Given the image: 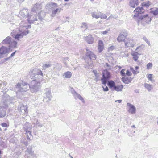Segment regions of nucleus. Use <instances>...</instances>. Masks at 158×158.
<instances>
[{
	"mask_svg": "<svg viewBox=\"0 0 158 158\" xmlns=\"http://www.w3.org/2000/svg\"><path fill=\"white\" fill-rule=\"evenodd\" d=\"M32 148L31 147H28L27 148L26 152H27V153L30 155L31 153H32L33 152H34L33 151H32Z\"/></svg>",
	"mask_w": 158,
	"mask_h": 158,
	"instance_id": "nucleus-36",
	"label": "nucleus"
},
{
	"mask_svg": "<svg viewBox=\"0 0 158 158\" xmlns=\"http://www.w3.org/2000/svg\"><path fill=\"white\" fill-rule=\"evenodd\" d=\"M143 39L146 42V43L147 44L149 45H150V41L148 40L146 36H144L143 38Z\"/></svg>",
	"mask_w": 158,
	"mask_h": 158,
	"instance_id": "nucleus-39",
	"label": "nucleus"
},
{
	"mask_svg": "<svg viewBox=\"0 0 158 158\" xmlns=\"http://www.w3.org/2000/svg\"><path fill=\"white\" fill-rule=\"evenodd\" d=\"M150 13H152L154 15L156 16L158 14V10H151Z\"/></svg>",
	"mask_w": 158,
	"mask_h": 158,
	"instance_id": "nucleus-42",
	"label": "nucleus"
},
{
	"mask_svg": "<svg viewBox=\"0 0 158 158\" xmlns=\"http://www.w3.org/2000/svg\"><path fill=\"white\" fill-rule=\"evenodd\" d=\"M125 71V69H123L120 71V74L121 76L122 77H125L126 76V74L124 72Z\"/></svg>",
	"mask_w": 158,
	"mask_h": 158,
	"instance_id": "nucleus-41",
	"label": "nucleus"
},
{
	"mask_svg": "<svg viewBox=\"0 0 158 158\" xmlns=\"http://www.w3.org/2000/svg\"><path fill=\"white\" fill-rule=\"evenodd\" d=\"M17 42L15 41H11L10 43L9 44V49L17 48Z\"/></svg>",
	"mask_w": 158,
	"mask_h": 158,
	"instance_id": "nucleus-25",
	"label": "nucleus"
},
{
	"mask_svg": "<svg viewBox=\"0 0 158 158\" xmlns=\"http://www.w3.org/2000/svg\"><path fill=\"white\" fill-rule=\"evenodd\" d=\"M152 74H149L148 75L147 77L149 80L151 81H152Z\"/></svg>",
	"mask_w": 158,
	"mask_h": 158,
	"instance_id": "nucleus-48",
	"label": "nucleus"
},
{
	"mask_svg": "<svg viewBox=\"0 0 158 158\" xmlns=\"http://www.w3.org/2000/svg\"><path fill=\"white\" fill-rule=\"evenodd\" d=\"M35 14H36V10H20L18 16L21 19L27 18L28 23L31 24L37 20Z\"/></svg>",
	"mask_w": 158,
	"mask_h": 158,
	"instance_id": "nucleus-2",
	"label": "nucleus"
},
{
	"mask_svg": "<svg viewBox=\"0 0 158 158\" xmlns=\"http://www.w3.org/2000/svg\"><path fill=\"white\" fill-rule=\"evenodd\" d=\"M104 48V45L103 41L101 40L98 41V49L99 52H101L102 51Z\"/></svg>",
	"mask_w": 158,
	"mask_h": 158,
	"instance_id": "nucleus-19",
	"label": "nucleus"
},
{
	"mask_svg": "<svg viewBox=\"0 0 158 158\" xmlns=\"http://www.w3.org/2000/svg\"><path fill=\"white\" fill-rule=\"evenodd\" d=\"M139 68V67L138 66H136L135 67V69L136 70H138Z\"/></svg>",
	"mask_w": 158,
	"mask_h": 158,
	"instance_id": "nucleus-64",
	"label": "nucleus"
},
{
	"mask_svg": "<svg viewBox=\"0 0 158 158\" xmlns=\"http://www.w3.org/2000/svg\"><path fill=\"white\" fill-rule=\"evenodd\" d=\"M31 130H28L26 132V134L27 135V140H30L31 137L32 136L31 132Z\"/></svg>",
	"mask_w": 158,
	"mask_h": 158,
	"instance_id": "nucleus-32",
	"label": "nucleus"
},
{
	"mask_svg": "<svg viewBox=\"0 0 158 158\" xmlns=\"http://www.w3.org/2000/svg\"><path fill=\"white\" fill-rule=\"evenodd\" d=\"M9 49L7 47L2 46L0 48V54L1 55L5 54L9 52Z\"/></svg>",
	"mask_w": 158,
	"mask_h": 158,
	"instance_id": "nucleus-13",
	"label": "nucleus"
},
{
	"mask_svg": "<svg viewBox=\"0 0 158 158\" xmlns=\"http://www.w3.org/2000/svg\"><path fill=\"white\" fill-rule=\"evenodd\" d=\"M34 120L33 123L34 125V127H35L37 129H40L44 126L43 123H40L38 119L35 118Z\"/></svg>",
	"mask_w": 158,
	"mask_h": 158,
	"instance_id": "nucleus-12",
	"label": "nucleus"
},
{
	"mask_svg": "<svg viewBox=\"0 0 158 158\" xmlns=\"http://www.w3.org/2000/svg\"><path fill=\"white\" fill-rule=\"evenodd\" d=\"M140 46L137 47L135 51H138V49H139L140 48Z\"/></svg>",
	"mask_w": 158,
	"mask_h": 158,
	"instance_id": "nucleus-63",
	"label": "nucleus"
},
{
	"mask_svg": "<svg viewBox=\"0 0 158 158\" xmlns=\"http://www.w3.org/2000/svg\"><path fill=\"white\" fill-rule=\"evenodd\" d=\"M32 157V158H37V156L36 154L34 153L33 152L30 155Z\"/></svg>",
	"mask_w": 158,
	"mask_h": 158,
	"instance_id": "nucleus-44",
	"label": "nucleus"
},
{
	"mask_svg": "<svg viewBox=\"0 0 158 158\" xmlns=\"http://www.w3.org/2000/svg\"><path fill=\"white\" fill-rule=\"evenodd\" d=\"M62 67L60 65V64H57L56 65V66L55 68H56V69L60 71V70L61 69Z\"/></svg>",
	"mask_w": 158,
	"mask_h": 158,
	"instance_id": "nucleus-40",
	"label": "nucleus"
},
{
	"mask_svg": "<svg viewBox=\"0 0 158 158\" xmlns=\"http://www.w3.org/2000/svg\"><path fill=\"white\" fill-rule=\"evenodd\" d=\"M57 4L51 2L47 4L46 6V9H50L51 10H59V9L57 8Z\"/></svg>",
	"mask_w": 158,
	"mask_h": 158,
	"instance_id": "nucleus-10",
	"label": "nucleus"
},
{
	"mask_svg": "<svg viewBox=\"0 0 158 158\" xmlns=\"http://www.w3.org/2000/svg\"><path fill=\"white\" fill-rule=\"evenodd\" d=\"M16 52V51H15L14 52H13L11 54L10 56L9 57V58H10L14 56Z\"/></svg>",
	"mask_w": 158,
	"mask_h": 158,
	"instance_id": "nucleus-50",
	"label": "nucleus"
},
{
	"mask_svg": "<svg viewBox=\"0 0 158 158\" xmlns=\"http://www.w3.org/2000/svg\"><path fill=\"white\" fill-rule=\"evenodd\" d=\"M130 6L133 8H135V6L139 4L138 0H130Z\"/></svg>",
	"mask_w": 158,
	"mask_h": 158,
	"instance_id": "nucleus-20",
	"label": "nucleus"
},
{
	"mask_svg": "<svg viewBox=\"0 0 158 158\" xmlns=\"http://www.w3.org/2000/svg\"><path fill=\"white\" fill-rule=\"evenodd\" d=\"M83 39L86 41L89 44H93L94 40V38L91 35H89L88 36H83Z\"/></svg>",
	"mask_w": 158,
	"mask_h": 158,
	"instance_id": "nucleus-11",
	"label": "nucleus"
},
{
	"mask_svg": "<svg viewBox=\"0 0 158 158\" xmlns=\"http://www.w3.org/2000/svg\"><path fill=\"white\" fill-rule=\"evenodd\" d=\"M29 74L32 80L31 83L29 88L32 93H36L40 89V82L42 81L43 76L42 71L38 69H31Z\"/></svg>",
	"mask_w": 158,
	"mask_h": 158,
	"instance_id": "nucleus-1",
	"label": "nucleus"
},
{
	"mask_svg": "<svg viewBox=\"0 0 158 158\" xmlns=\"http://www.w3.org/2000/svg\"><path fill=\"white\" fill-rule=\"evenodd\" d=\"M130 69L131 71L132 72L134 70V68L131 67L130 68Z\"/></svg>",
	"mask_w": 158,
	"mask_h": 158,
	"instance_id": "nucleus-59",
	"label": "nucleus"
},
{
	"mask_svg": "<svg viewBox=\"0 0 158 158\" xmlns=\"http://www.w3.org/2000/svg\"><path fill=\"white\" fill-rule=\"evenodd\" d=\"M138 54L139 53L137 52H134L132 54V55L133 56V60L134 61H136L138 60Z\"/></svg>",
	"mask_w": 158,
	"mask_h": 158,
	"instance_id": "nucleus-31",
	"label": "nucleus"
},
{
	"mask_svg": "<svg viewBox=\"0 0 158 158\" xmlns=\"http://www.w3.org/2000/svg\"><path fill=\"white\" fill-rule=\"evenodd\" d=\"M114 47L113 46H111L108 49L109 50H112L114 49Z\"/></svg>",
	"mask_w": 158,
	"mask_h": 158,
	"instance_id": "nucleus-53",
	"label": "nucleus"
},
{
	"mask_svg": "<svg viewBox=\"0 0 158 158\" xmlns=\"http://www.w3.org/2000/svg\"><path fill=\"white\" fill-rule=\"evenodd\" d=\"M107 33V31H103L102 32V33L103 34H106Z\"/></svg>",
	"mask_w": 158,
	"mask_h": 158,
	"instance_id": "nucleus-57",
	"label": "nucleus"
},
{
	"mask_svg": "<svg viewBox=\"0 0 158 158\" xmlns=\"http://www.w3.org/2000/svg\"><path fill=\"white\" fill-rule=\"evenodd\" d=\"M132 73H133L134 74H137V73H139V72H137L136 71H135V70H134L133 71H132Z\"/></svg>",
	"mask_w": 158,
	"mask_h": 158,
	"instance_id": "nucleus-54",
	"label": "nucleus"
},
{
	"mask_svg": "<svg viewBox=\"0 0 158 158\" xmlns=\"http://www.w3.org/2000/svg\"><path fill=\"white\" fill-rule=\"evenodd\" d=\"M58 11V10H53L51 15V16L52 17L55 16V15L56 14Z\"/></svg>",
	"mask_w": 158,
	"mask_h": 158,
	"instance_id": "nucleus-45",
	"label": "nucleus"
},
{
	"mask_svg": "<svg viewBox=\"0 0 158 158\" xmlns=\"http://www.w3.org/2000/svg\"><path fill=\"white\" fill-rule=\"evenodd\" d=\"M110 74L109 72L106 71V73H103L102 77L101 79L102 83L105 85H106L110 79Z\"/></svg>",
	"mask_w": 158,
	"mask_h": 158,
	"instance_id": "nucleus-5",
	"label": "nucleus"
},
{
	"mask_svg": "<svg viewBox=\"0 0 158 158\" xmlns=\"http://www.w3.org/2000/svg\"><path fill=\"white\" fill-rule=\"evenodd\" d=\"M23 128L25 131H26L28 130H31V127L30 123L27 122L24 125Z\"/></svg>",
	"mask_w": 158,
	"mask_h": 158,
	"instance_id": "nucleus-17",
	"label": "nucleus"
},
{
	"mask_svg": "<svg viewBox=\"0 0 158 158\" xmlns=\"http://www.w3.org/2000/svg\"><path fill=\"white\" fill-rule=\"evenodd\" d=\"M52 65V64L50 63L45 64H43L42 66V69L45 70L47 68L50 67Z\"/></svg>",
	"mask_w": 158,
	"mask_h": 158,
	"instance_id": "nucleus-35",
	"label": "nucleus"
},
{
	"mask_svg": "<svg viewBox=\"0 0 158 158\" xmlns=\"http://www.w3.org/2000/svg\"><path fill=\"white\" fill-rule=\"evenodd\" d=\"M123 88V85H115L113 90H115L118 92L121 91Z\"/></svg>",
	"mask_w": 158,
	"mask_h": 158,
	"instance_id": "nucleus-24",
	"label": "nucleus"
},
{
	"mask_svg": "<svg viewBox=\"0 0 158 158\" xmlns=\"http://www.w3.org/2000/svg\"><path fill=\"white\" fill-rule=\"evenodd\" d=\"M29 85H30L28 84L27 83V85L26 86V85L24 87L23 86L21 87V89H20V91L21 92H26L28 88H29Z\"/></svg>",
	"mask_w": 158,
	"mask_h": 158,
	"instance_id": "nucleus-30",
	"label": "nucleus"
},
{
	"mask_svg": "<svg viewBox=\"0 0 158 158\" xmlns=\"http://www.w3.org/2000/svg\"><path fill=\"white\" fill-rule=\"evenodd\" d=\"M127 35V31L125 30H123L117 38V40L119 42L124 41Z\"/></svg>",
	"mask_w": 158,
	"mask_h": 158,
	"instance_id": "nucleus-7",
	"label": "nucleus"
},
{
	"mask_svg": "<svg viewBox=\"0 0 158 158\" xmlns=\"http://www.w3.org/2000/svg\"><path fill=\"white\" fill-rule=\"evenodd\" d=\"M107 84L109 88L112 90L116 85L115 82L112 80H109L107 81Z\"/></svg>",
	"mask_w": 158,
	"mask_h": 158,
	"instance_id": "nucleus-16",
	"label": "nucleus"
},
{
	"mask_svg": "<svg viewBox=\"0 0 158 158\" xmlns=\"http://www.w3.org/2000/svg\"><path fill=\"white\" fill-rule=\"evenodd\" d=\"M36 14H35V16L36 17H37H37H38V19L39 20H41L42 19V18L40 15V14L41 12H38V13L37 14V12L36 11Z\"/></svg>",
	"mask_w": 158,
	"mask_h": 158,
	"instance_id": "nucleus-37",
	"label": "nucleus"
},
{
	"mask_svg": "<svg viewBox=\"0 0 158 158\" xmlns=\"http://www.w3.org/2000/svg\"><path fill=\"white\" fill-rule=\"evenodd\" d=\"M151 4V3L149 1H147L142 3L141 5L143 7H147L149 6Z\"/></svg>",
	"mask_w": 158,
	"mask_h": 158,
	"instance_id": "nucleus-33",
	"label": "nucleus"
},
{
	"mask_svg": "<svg viewBox=\"0 0 158 158\" xmlns=\"http://www.w3.org/2000/svg\"><path fill=\"white\" fill-rule=\"evenodd\" d=\"M27 107L23 104H20L18 106V110L20 114H26L28 113Z\"/></svg>",
	"mask_w": 158,
	"mask_h": 158,
	"instance_id": "nucleus-6",
	"label": "nucleus"
},
{
	"mask_svg": "<svg viewBox=\"0 0 158 158\" xmlns=\"http://www.w3.org/2000/svg\"><path fill=\"white\" fill-rule=\"evenodd\" d=\"M6 114V109L4 107H0V118L4 117Z\"/></svg>",
	"mask_w": 158,
	"mask_h": 158,
	"instance_id": "nucleus-22",
	"label": "nucleus"
},
{
	"mask_svg": "<svg viewBox=\"0 0 158 158\" xmlns=\"http://www.w3.org/2000/svg\"><path fill=\"white\" fill-rule=\"evenodd\" d=\"M10 142L12 143H15V141L13 139H10Z\"/></svg>",
	"mask_w": 158,
	"mask_h": 158,
	"instance_id": "nucleus-56",
	"label": "nucleus"
},
{
	"mask_svg": "<svg viewBox=\"0 0 158 158\" xmlns=\"http://www.w3.org/2000/svg\"><path fill=\"white\" fill-rule=\"evenodd\" d=\"M42 5L41 4L36 3L32 8L31 10H40L42 9Z\"/></svg>",
	"mask_w": 158,
	"mask_h": 158,
	"instance_id": "nucleus-23",
	"label": "nucleus"
},
{
	"mask_svg": "<svg viewBox=\"0 0 158 158\" xmlns=\"http://www.w3.org/2000/svg\"><path fill=\"white\" fill-rule=\"evenodd\" d=\"M144 86L149 92L150 91L153 89L152 85L149 84L145 83Z\"/></svg>",
	"mask_w": 158,
	"mask_h": 158,
	"instance_id": "nucleus-28",
	"label": "nucleus"
},
{
	"mask_svg": "<svg viewBox=\"0 0 158 158\" xmlns=\"http://www.w3.org/2000/svg\"><path fill=\"white\" fill-rule=\"evenodd\" d=\"M3 142L2 141V138H0V145H2Z\"/></svg>",
	"mask_w": 158,
	"mask_h": 158,
	"instance_id": "nucleus-52",
	"label": "nucleus"
},
{
	"mask_svg": "<svg viewBox=\"0 0 158 158\" xmlns=\"http://www.w3.org/2000/svg\"><path fill=\"white\" fill-rule=\"evenodd\" d=\"M45 95L44 96V99L43 101H44L45 100V98H48V99L46 102H49L51 100V98L52 96L51 95V91L49 89L46 88L45 89Z\"/></svg>",
	"mask_w": 158,
	"mask_h": 158,
	"instance_id": "nucleus-8",
	"label": "nucleus"
},
{
	"mask_svg": "<svg viewBox=\"0 0 158 158\" xmlns=\"http://www.w3.org/2000/svg\"><path fill=\"white\" fill-rule=\"evenodd\" d=\"M68 58H64L63 61L64 63L65 64L66 66H67V64L68 63V61H69L68 60Z\"/></svg>",
	"mask_w": 158,
	"mask_h": 158,
	"instance_id": "nucleus-38",
	"label": "nucleus"
},
{
	"mask_svg": "<svg viewBox=\"0 0 158 158\" xmlns=\"http://www.w3.org/2000/svg\"><path fill=\"white\" fill-rule=\"evenodd\" d=\"M88 25L87 23L83 22L82 23L81 28L83 31H85L88 28Z\"/></svg>",
	"mask_w": 158,
	"mask_h": 158,
	"instance_id": "nucleus-27",
	"label": "nucleus"
},
{
	"mask_svg": "<svg viewBox=\"0 0 158 158\" xmlns=\"http://www.w3.org/2000/svg\"><path fill=\"white\" fill-rule=\"evenodd\" d=\"M125 46L127 48L129 47H133L134 45L133 43V40L132 39H130L128 41L126 42L124 41Z\"/></svg>",
	"mask_w": 158,
	"mask_h": 158,
	"instance_id": "nucleus-21",
	"label": "nucleus"
},
{
	"mask_svg": "<svg viewBox=\"0 0 158 158\" xmlns=\"http://www.w3.org/2000/svg\"><path fill=\"white\" fill-rule=\"evenodd\" d=\"M24 0H18V1L19 2H23Z\"/></svg>",
	"mask_w": 158,
	"mask_h": 158,
	"instance_id": "nucleus-62",
	"label": "nucleus"
},
{
	"mask_svg": "<svg viewBox=\"0 0 158 158\" xmlns=\"http://www.w3.org/2000/svg\"><path fill=\"white\" fill-rule=\"evenodd\" d=\"M143 7L140 8L139 7H138L137 8H135V10H142V9H143Z\"/></svg>",
	"mask_w": 158,
	"mask_h": 158,
	"instance_id": "nucleus-55",
	"label": "nucleus"
},
{
	"mask_svg": "<svg viewBox=\"0 0 158 158\" xmlns=\"http://www.w3.org/2000/svg\"><path fill=\"white\" fill-rule=\"evenodd\" d=\"M26 85H27V83L23 82L22 84L18 83L16 85V88L19 89L20 90L23 86L24 87Z\"/></svg>",
	"mask_w": 158,
	"mask_h": 158,
	"instance_id": "nucleus-34",
	"label": "nucleus"
},
{
	"mask_svg": "<svg viewBox=\"0 0 158 158\" xmlns=\"http://www.w3.org/2000/svg\"><path fill=\"white\" fill-rule=\"evenodd\" d=\"M142 11L134 10V13L135 15L134 17H138L141 20L144 21L146 23H149L152 20L151 18L148 16V14L143 15L142 14L144 12V11Z\"/></svg>",
	"mask_w": 158,
	"mask_h": 158,
	"instance_id": "nucleus-4",
	"label": "nucleus"
},
{
	"mask_svg": "<svg viewBox=\"0 0 158 158\" xmlns=\"http://www.w3.org/2000/svg\"><path fill=\"white\" fill-rule=\"evenodd\" d=\"M115 102H118L119 103H121L122 102V100H118L115 101Z\"/></svg>",
	"mask_w": 158,
	"mask_h": 158,
	"instance_id": "nucleus-58",
	"label": "nucleus"
},
{
	"mask_svg": "<svg viewBox=\"0 0 158 158\" xmlns=\"http://www.w3.org/2000/svg\"><path fill=\"white\" fill-rule=\"evenodd\" d=\"M2 126L3 127H7L8 125L6 123H1Z\"/></svg>",
	"mask_w": 158,
	"mask_h": 158,
	"instance_id": "nucleus-46",
	"label": "nucleus"
},
{
	"mask_svg": "<svg viewBox=\"0 0 158 158\" xmlns=\"http://www.w3.org/2000/svg\"><path fill=\"white\" fill-rule=\"evenodd\" d=\"M72 76V73L70 72L67 71L65 72L63 75L64 77L67 78H70Z\"/></svg>",
	"mask_w": 158,
	"mask_h": 158,
	"instance_id": "nucleus-26",
	"label": "nucleus"
},
{
	"mask_svg": "<svg viewBox=\"0 0 158 158\" xmlns=\"http://www.w3.org/2000/svg\"><path fill=\"white\" fill-rule=\"evenodd\" d=\"M152 66V63H148L147 65V69H151V68Z\"/></svg>",
	"mask_w": 158,
	"mask_h": 158,
	"instance_id": "nucleus-43",
	"label": "nucleus"
},
{
	"mask_svg": "<svg viewBox=\"0 0 158 158\" xmlns=\"http://www.w3.org/2000/svg\"><path fill=\"white\" fill-rule=\"evenodd\" d=\"M132 74L129 70H127L126 71V75L128 76H131Z\"/></svg>",
	"mask_w": 158,
	"mask_h": 158,
	"instance_id": "nucleus-47",
	"label": "nucleus"
},
{
	"mask_svg": "<svg viewBox=\"0 0 158 158\" xmlns=\"http://www.w3.org/2000/svg\"><path fill=\"white\" fill-rule=\"evenodd\" d=\"M93 18H98L100 17L101 13L100 12H94L91 14Z\"/></svg>",
	"mask_w": 158,
	"mask_h": 158,
	"instance_id": "nucleus-29",
	"label": "nucleus"
},
{
	"mask_svg": "<svg viewBox=\"0 0 158 158\" xmlns=\"http://www.w3.org/2000/svg\"><path fill=\"white\" fill-rule=\"evenodd\" d=\"M127 105L129 107V112L131 114H134L135 113L136 108L133 105L129 103H127Z\"/></svg>",
	"mask_w": 158,
	"mask_h": 158,
	"instance_id": "nucleus-14",
	"label": "nucleus"
},
{
	"mask_svg": "<svg viewBox=\"0 0 158 158\" xmlns=\"http://www.w3.org/2000/svg\"><path fill=\"white\" fill-rule=\"evenodd\" d=\"M86 52L84 59L86 63L90 67H92V60H95L96 58V55L88 49H86Z\"/></svg>",
	"mask_w": 158,
	"mask_h": 158,
	"instance_id": "nucleus-3",
	"label": "nucleus"
},
{
	"mask_svg": "<svg viewBox=\"0 0 158 158\" xmlns=\"http://www.w3.org/2000/svg\"><path fill=\"white\" fill-rule=\"evenodd\" d=\"M20 31L19 33H17L15 36L14 38L15 39L18 40L19 38H22L23 36L27 35L29 33V31L27 29L23 31Z\"/></svg>",
	"mask_w": 158,
	"mask_h": 158,
	"instance_id": "nucleus-9",
	"label": "nucleus"
},
{
	"mask_svg": "<svg viewBox=\"0 0 158 158\" xmlns=\"http://www.w3.org/2000/svg\"><path fill=\"white\" fill-rule=\"evenodd\" d=\"M130 69L131 71L132 72L134 70V68L131 67L130 68Z\"/></svg>",
	"mask_w": 158,
	"mask_h": 158,
	"instance_id": "nucleus-60",
	"label": "nucleus"
},
{
	"mask_svg": "<svg viewBox=\"0 0 158 158\" xmlns=\"http://www.w3.org/2000/svg\"><path fill=\"white\" fill-rule=\"evenodd\" d=\"M22 142L24 144V145H25V146H26V147H27V145H28V142L26 140H25L24 141H23Z\"/></svg>",
	"mask_w": 158,
	"mask_h": 158,
	"instance_id": "nucleus-51",
	"label": "nucleus"
},
{
	"mask_svg": "<svg viewBox=\"0 0 158 158\" xmlns=\"http://www.w3.org/2000/svg\"><path fill=\"white\" fill-rule=\"evenodd\" d=\"M106 65L107 67H110V65L107 63L106 64Z\"/></svg>",
	"mask_w": 158,
	"mask_h": 158,
	"instance_id": "nucleus-61",
	"label": "nucleus"
},
{
	"mask_svg": "<svg viewBox=\"0 0 158 158\" xmlns=\"http://www.w3.org/2000/svg\"><path fill=\"white\" fill-rule=\"evenodd\" d=\"M11 42V38L8 36L2 41V43L4 45H8Z\"/></svg>",
	"mask_w": 158,
	"mask_h": 158,
	"instance_id": "nucleus-18",
	"label": "nucleus"
},
{
	"mask_svg": "<svg viewBox=\"0 0 158 158\" xmlns=\"http://www.w3.org/2000/svg\"><path fill=\"white\" fill-rule=\"evenodd\" d=\"M102 87L104 91H107L109 90V89L107 86H106L105 87H104V86H102Z\"/></svg>",
	"mask_w": 158,
	"mask_h": 158,
	"instance_id": "nucleus-49",
	"label": "nucleus"
},
{
	"mask_svg": "<svg viewBox=\"0 0 158 158\" xmlns=\"http://www.w3.org/2000/svg\"><path fill=\"white\" fill-rule=\"evenodd\" d=\"M73 96L74 97L75 99L78 98L80 100L82 101L83 102H84V101L83 98L78 93H77L75 90L72 91Z\"/></svg>",
	"mask_w": 158,
	"mask_h": 158,
	"instance_id": "nucleus-15",
	"label": "nucleus"
}]
</instances>
